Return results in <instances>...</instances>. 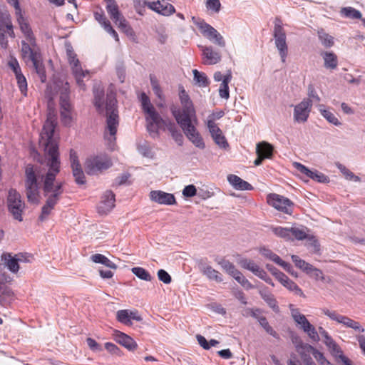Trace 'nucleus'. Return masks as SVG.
<instances>
[{
    "instance_id": "obj_58",
    "label": "nucleus",
    "mask_w": 365,
    "mask_h": 365,
    "mask_svg": "<svg viewBox=\"0 0 365 365\" xmlns=\"http://www.w3.org/2000/svg\"><path fill=\"white\" fill-rule=\"evenodd\" d=\"M266 267L276 277V279L279 280L280 283L287 277L286 274H284L283 272H282L272 265L267 264Z\"/></svg>"
},
{
    "instance_id": "obj_40",
    "label": "nucleus",
    "mask_w": 365,
    "mask_h": 365,
    "mask_svg": "<svg viewBox=\"0 0 365 365\" xmlns=\"http://www.w3.org/2000/svg\"><path fill=\"white\" fill-rule=\"evenodd\" d=\"M336 167L341 171V173L344 175V176L345 177V178L346 180H352L354 182H360L361 181V178L359 176L355 175L353 172L349 170L348 168H346L342 164L337 163Z\"/></svg>"
},
{
    "instance_id": "obj_32",
    "label": "nucleus",
    "mask_w": 365,
    "mask_h": 365,
    "mask_svg": "<svg viewBox=\"0 0 365 365\" xmlns=\"http://www.w3.org/2000/svg\"><path fill=\"white\" fill-rule=\"evenodd\" d=\"M166 128L170 131L172 138L179 145H182L183 143V135L181 132L177 128L174 123L168 121Z\"/></svg>"
},
{
    "instance_id": "obj_14",
    "label": "nucleus",
    "mask_w": 365,
    "mask_h": 365,
    "mask_svg": "<svg viewBox=\"0 0 365 365\" xmlns=\"http://www.w3.org/2000/svg\"><path fill=\"white\" fill-rule=\"evenodd\" d=\"M312 101L309 98H304L294 108V120L297 123H305L312 110Z\"/></svg>"
},
{
    "instance_id": "obj_31",
    "label": "nucleus",
    "mask_w": 365,
    "mask_h": 365,
    "mask_svg": "<svg viewBox=\"0 0 365 365\" xmlns=\"http://www.w3.org/2000/svg\"><path fill=\"white\" fill-rule=\"evenodd\" d=\"M274 148L273 146L265 141L257 143L256 147V153L257 155H261L262 157L264 155H268L269 158H271L273 155Z\"/></svg>"
},
{
    "instance_id": "obj_4",
    "label": "nucleus",
    "mask_w": 365,
    "mask_h": 365,
    "mask_svg": "<svg viewBox=\"0 0 365 365\" xmlns=\"http://www.w3.org/2000/svg\"><path fill=\"white\" fill-rule=\"evenodd\" d=\"M182 109H180L173 105L170 110L175 120L178 118H195L196 112L192 101L190 100L187 92L182 88L179 93Z\"/></svg>"
},
{
    "instance_id": "obj_2",
    "label": "nucleus",
    "mask_w": 365,
    "mask_h": 365,
    "mask_svg": "<svg viewBox=\"0 0 365 365\" xmlns=\"http://www.w3.org/2000/svg\"><path fill=\"white\" fill-rule=\"evenodd\" d=\"M94 106L99 114L106 117L105 138L110 143L115 140L117 128L119 125V115L115 93L112 89L107 91L106 102L104 91L100 88H94Z\"/></svg>"
},
{
    "instance_id": "obj_57",
    "label": "nucleus",
    "mask_w": 365,
    "mask_h": 365,
    "mask_svg": "<svg viewBox=\"0 0 365 365\" xmlns=\"http://www.w3.org/2000/svg\"><path fill=\"white\" fill-rule=\"evenodd\" d=\"M235 279L247 290L254 288V286L249 282L247 279L245 278V277L241 272H240V274H237L235 277Z\"/></svg>"
},
{
    "instance_id": "obj_19",
    "label": "nucleus",
    "mask_w": 365,
    "mask_h": 365,
    "mask_svg": "<svg viewBox=\"0 0 365 365\" xmlns=\"http://www.w3.org/2000/svg\"><path fill=\"white\" fill-rule=\"evenodd\" d=\"M16 10V16L17 19L18 24L19 25V28L21 32L24 35V40H29L31 38H35L36 37L34 35V33L30 27L29 24L27 20L24 19L22 15L21 9L20 8V5L19 4V8H15Z\"/></svg>"
},
{
    "instance_id": "obj_36",
    "label": "nucleus",
    "mask_w": 365,
    "mask_h": 365,
    "mask_svg": "<svg viewBox=\"0 0 365 365\" xmlns=\"http://www.w3.org/2000/svg\"><path fill=\"white\" fill-rule=\"evenodd\" d=\"M41 81L45 83L46 81V69L42 61V57L31 62Z\"/></svg>"
},
{
    "instance_id": "obj_12",
    "label": "nucleus",
    "mask_w": 365,
    "mask_h": 365,
    "mask_svg": "<svg viewBox=\"0 0 365 365\" xmlns=\"http://www.w3.org/2000/svg\"><path fill=\"white\" fill-rule=\"evenodd\" d=\"M322 312L324 314L329 317L331 319L336 321L338 323L342 324L344 327L351 328L355 331L362 333L365 331L364 328L360 324L359 322L354 321L346 316L340 315L335 311H330L328 309H324Z\"/></svg>"
},
{
    "instance_id": "obj_21",
    "label": "nucleus",
    "mask_w": 365,
    "mask_h": 365,
    "mask_svg": "<svg viewBox=\"0 0 365 365\" xmlns=\"http://www.w3.org/2000/svg\"><path fill=\"white\" fill-rule=\"evenodd\" d=\"M114 337L115 340L118 344H120L129 351H134L136 349L138 346L136 342L134 341L133 338L119 331H115Z\"/></svg>"
},
{
    "instance_id": "obj_35",
    "label": "nucleus",
    "mask_w": 365,
    "mask_h": 365,
    "mask_svg": "<svg viewBox=\"0 0 365 365\" xmlns=\"http://www.w3.org/2000/svg\"><path fill=\"white\" fill-rule=\"evenodd\" d=\"M281 284L289 291L293 292L296 295L304 297L302 290L299 287V286L295 282L291 280L287 276L286 277L285 279H284Z\"/></svg>"
},
{
    "instance_id": "obj_47",
    "label": "nucleus",
    "mask_w": 365,
    "mask_h": 365,
    "mask_svg": "<svg viewBox=\"0 0 365 365\" xmlns=\"http://www.w3.org/2000/svg\"><path fill=\"white\" fill-rule=\"evenodd\" d=\"M291 258L293 262L294 263L295 266L299 269H302L303 272L307 273V271L310 269V267L312 266V264L300 259L299 256L293 255H292Z\"/></svg>"
},
{
    "instance_id": "obj_60",
    "label": "nucleus",
    "mask_w": 365,
    "mask_h": 365,
    "mask_svg": "<svg viewBox=\"0 0 365 365\" xmlns=\"http://www.w3.org/2000/svg\"><path fill=\"white\" fill-rule=\"evenodd\" d=\"M207 125L212 137L222 133V130L217 125L213 119H208Z\"/></svg>"
},
{
    "instance_id": "obj_39",
    "label": "nucleus",
    "mask_w": 365,
    "mask_h": 365,
    "mask_svg": "<svg viewBox=\"0 0 365 365\" xmlns=\"http://www.w3.org/2000/svg\"><path fill=\"white\" fill-rule=\"evenodd\" d=\"M325 345L328 347L331 354L335 358L336 361H338V356L343 353L339 346L333 339L326 342Z\"/></svg>"
},
{
    "instance_id": "obj_7",
    "label": "nucleus",
    "mask_w": 365,
    "mask_h": 365,
    "mask_svg": "<svg viewBox=\"0 0 365 365\" xmlns=\"http://www.w3.org/2000/svg\"><path fill=\"white\" fill-rule=\"evenodd\" d=\"M106 9L110 19L118 25V28L127 35H132L133 29L128 25V21L119 11L118 6L115 0H105Z\"/></svg>"
},
{
    "instance_id": "obj_43",
    "label": "nucleus",
    "mask_w": 365,
    "mask_h": 365,
    "mask_svg": "<svg viewBox=\"0 0 365 365\" xmlns=\"http://www.w3.org/2000/svg\"><path fill=\"white\" fill-rule=\"evenodd\" d=\"M194 81L200 86L202 87L207 86L209 85V81L205 73H202L195 69L192 71Z\"/></svg>"
},
{
    "instance_id": "obj_1",
    "label": "nucleus",
    "mask_w": 365,
    "mask_h": 365,
    "mask_svg": "<svg viewBox=\"0 0 365 365\" xmlns=\"http://www.w3.org/2000/svg\"><path fill=\"white\" fill-rule=\"evenodd\" d=\"M51 99L48 107L49 113L40 133L39 143L44 147L48 155L46 172H43L40 167L28 165L25 170V190L28 201L30 203L40 202V190L46 198L41 208L39 220H45L60 201L64 192V182L56 180V175L60 172V160L58 141L54 138L56 127V114L51 110Z\"/></svg>"
},
{
    "instance_id": "obj_44",
    "label": "nucleus",
    "mask_w": 365,
    "mask_h": 365,
    "mask_svg": "<svg viewBox=\"0 0 365 365\" xmlns=\"http://www.w3.org/2000/svg\"><path fill=\"white\" fill-rule=\"evenodd\" d=\"M318 36L323 46L325 47L329 48L334 45L333 37L327 34L323 29L318 31Z\"/></svg>"
},
{
    "instance_id": "obj_42",
    "label": "nucleus",
    "mask_w": 365,
    "mask_h": 365,
    "mask_svg": "<svg viewBox=\"0 0 365 365\" xmlns=\"http://www.w3.org/2000/svg\"><path fill=\"white\" fill-rule=\"evenodd\" d=\"M203 273L210 279L215 280L217 282H220L222 281L221 274L210 266L205 267L204 268Z\"/></svg>"
},
{
    "instance_id": "obj_17",
    "label": "nucleus",
    "mask_w": 365,
    "mask_h": 365,
    "mask_svg": "<svg viewBox=\"0 0 365 365\" xmlns=\"http://www.w3.org/2000/svg\"><path fill=\"white\" fill-rule=\"evenodd\" d=\"M199 47L202 53L203 63L205 65H214L221 61L220 52L214 50L212 46H199Z\"/></svg>"
},
{
    "instance_id": "obj_5",
    "label": "nucleus",
    "mask_w": 365,
    "mask_h": 365,
    "mask_svg": "<svg viewBox=\"0 0 365 365\" xmlns=\"http://www.w3.org/2000/svg\"><path fill=\"white\" fill-rule=\"evenodd\" d=\"M274 24L273 36L274 39V45L279 51L281 61L284 63L285 62L288 55L286 32L279 18L276 17Z\"/></svg>"
},
{
    "instance_id": "obj_15",
    "label": "nucleus",
    "mask_w": 365,
    "mask_h": 365,
    "mask_svg": "<svg viewBox=\"0 0 365 365\" xmlns=\"http://www.w3.org/2000/svg\"><path fill=\"white\" fill-rule=\"evenodd\" d=\"M147 130L149 133L153 137L158 135V130L162 126L167 127L168 121L165 120L161 118L158 113H153L146 117Z\"/></svg>"
},
{
    "instance_id": "obj_6",
    "label": "nucleus",
    "mask_w": 365,
    "mask_h": 365,
    "mask_svg": "<svg viewBox=\"0 0 365 365\" xmlns=\"http://www.w3.org/2000/svg\"><path fill=\"white\" fill-rule=\"evenodd\" d=\"M193 24L199 29L201 34L213 43L220 47L225 46L223 36L212 26L207 24L203 19L192 17Z\"/></svg>"
},
{
    "instance_id": "obj_13",
    "label": "nucleus",
    "mask_w": 365,
    "mask_h": 365,
    "mask_svg": "<svg viewBox=\"0 0 365 365\" xmlns=\"http://www.w3.org/2000/svg\"><path fill=\"white\" fill-rule=\"evenodd\" d=\"M267 202L275 209L286 214L292 212L293 202L287 197L272 193L267 196Z\"/></svg>"
},
{
    "instance_id": "obj_38",
    "label": "nucleus",
    "mask_w": 365,
    "mask_h": 365,
    "mask_svg": "<svg viewBox=\"0 0 365 365\" xmlns=\"http://www.w3.org/2000/svg\"><path fill=\"white\" fill-rule=\"evenodd\" d=\"M219 264L225 271H226L230 275H231L234 278L237 274H240V272L238 269H237L235 266L228 260L222 259L220 262H219Z\"/></svg>"
},
{
    "instance_id": "obj_55",
    "label": "nucleus",
    "mask_w": 365,
    "mask_h": 365,
    "mask_svg": "<svg viewBox=\"0 0 365 365\" xmlns=\"http://www.w3.org/2000/svg\"><path fill=\"white\" fill-rule=\"evenodd\" d=\"M307 96L309 99L312 101V105L313 103H319L321 101L320 97L317 94L314 86L312 84H309L307 87Z\"/></svg>"
},
{
    "instance_id": "obj_8",
    "label": "nucleus",
    "mask_w": 365,
    "mask_h": 365,
    "mask_svg": "<svg viewBox=\"0 0 365 365\" xmlns=\"http://www.w3.org/2000/svg\"><path fill=\"white\" fill-rule=\"evenodd\" d=\"M7 207L13 217L21 222L23 220L22 213L25 209V203L21 200V196L15 189H10L7 196Z\"/></svg>"
},
{
    "instance_id": "obj_22",
    "label": "nucleus",
    "mask_w": 365,
    "mask_h": 365,
    "mask_svg": "<svg viewBox=\"0 0 365 365\" xmlns=\"http://www.w3.org/2000/svg\"><path fill=\"white\" fill-rule=\"evenodd\" d=\"M94 16L95 19L101 25L102 27H103L105 31L110 34L115 41H118L119 39L117 32L113 29L110 22L107 19L104 14L103 12H95Z\"/></svg>"
},
{
    "instance_id": "obj_52",
    "label": "nucleus",
    "mask_w": 365,
    "mask_h": 365,
    "mask_svg": "<svg viewBox=\"0 0 365 365\" xmlns=\"http://www.w3.org/2000/svg\"><path fill=\"white\" fill-rule=\"evenodd\" d=\"M259 252L265 258L272 260L274 263H276L277 259H279V257L277 255L274 253L271 250L266 248L264 247H260Z\"/></svg>"
},
{
    "instance_id": "obj_51",
    "label": "nucleus",
    "mask_w": 365,
    "mask_h": 365,
    "mask_svg": "<svg viewBox=\"0 0 365 365\" xmlns=\"http://www.w3.org/2000/svg\"><path fill=\"white\" fill-rule=\"evenodd\" d=\"M205 6L212 13H219L221 9L220 0H206Z\"/></svg>"
},
{
    "instance_id": "obj_62",
    "label": "nucleus",
    "mask_w": 365,
    "mask_h": 365,
    "mask_svg": "<svg viewBox=\"0 0 365 365\" xmlns=\"http://www.w3.org/2000/svg\"><path fill=\"white\" fill-rule=\"evenodd\" d=\"M215 143L218 145L220 148H226L228 147V143L225 137L222 135V132L212 137Z\"/></svg>"
},
{
    "instance_id": "obj_49",
    "label": "nucleus",
    "mask_w": 365,
    "mask_h": 365,
    "mask_svg": "<svg viewBox=\"0 0 365 365\" xmlns=\"http://www.w3.org/2000/svg\"><path fill=\"white\" fill-rule=\"evenodd\" d=\"M271 229L275 235L286 240H290V228L273 227Z\"/></svg>"
},
{
    "instance_id": "obj_33",
    "label": "nucleus",
    "mask_w": 365,
    "mask_h": 365,
    "mask_svg": "<svg viewBox=\"0 0 365 365\" xmlns=\"http://www.w3.org/2000/svg\"><path fill=\"white\" fill-rule=\"evenodd\" d=\"M319 110L321 115L329 123L336 126L341 125V123L336 117V115L329 110L324 108L323 105L319 106Z\"/></svg>"
},
{
    "instance_id": "obj_23",
    "label": "nucleus",
    "mask_w": 365,
    "mask_h": 365,
    "mask_svg": "<svg viewBox=\"0 0 365 365\" xmlns=\"http://www.w3.org/2000/svg\"><path fill=\"white\" fill-rule=\"evenodd\" d=\"M72 68L73 74L76 78L77 85L82 88L85 89V84L83 83V78L88 75V71H83L79 61L78 63H73L70 64Z\"/></svg>"
},
{
    "instance_id": "obj_28",
    "label": "nucleus",
    "mask_w": 365,
    "mask_h": 365,
    "mask_svg": "<svg viewBox=\"0 0 365 365\" xmlns=\"http://www.w3.org/2000/svg\"><path fill=\"white\" fill-rule=\"evenodd\" d=\"M302 347L307 351H311L312 352V354L315 359L317 361V362L319 364V365H329V361L325 358L324 356V354L321 351H318L317 349H315L314 346L309 344H303L302 343Z\"/></svg>"
},
{
    "instance_id": "obj_48",
    "label": "nucleus",
    "mask_w": 365,
    "mask_h": 365,
    "mask_svg": "<svg viewBox=\"0 0 365 365\" xmlns=\"http://www.w3.org/2000/svg\"><path fill=\"white\" fill-rule=\"evenodd\" d=\"M73 175L75 178V181L78 185H83L85 183V175L82 170L81 166H76L72 168Z\"/></svg>"
},
{
    "instance_id": "obj_29",
    "label": "nucleus",
    "mask_w": 365,
    "mask_h": 365,
    "mask_svg": "<svg viewBox=\"0 0 365 365\" xmlns=\"http://www.w3.org/2000/svg\"><path fill=\"white\" fill-rule=\"evenodd\" d=\"M232 80V73L230 71L224 76L222 83L219 88V95L222 98L227 99L230 97L228 84Z\"/></svg>"
},
{
    "instance_id": "obj_27",
    "label": "nucleus",
    "mask_w": 365,
    "mask_h": 365,
    "mask_svg": "<svg viewBox=\"0 0 365 365\" xmlns=\"http://www.w3.org/2000/svg\"><path fill=\"white\" fill-rule=\"evenodd\" d=\"M291 314L294 321L300 326V328L304 331L307 328L310 327V322L307 320L306 317L301 314L298 309L292 308L290 305Z\"/></svg>"
},
{
    "instance_id": "obj_59",
    "label": "nucleus",
    "mask_w": 365,
    "mask_h": 365,
    "mask_svg": "<svg viewBox=\"0 0 365 365\" xmlns=\"http://www.w3.org/2000/svg\"><path fill=\"white\" fill-rule=\"evenodd\" d=\"M292 237H294L299 240H302L307 237V234L302 229L297 227H292L290 228V239H292Z\"/></svg>"
},
{
    "instance_id": "obj_11",
    "label": "nucleus",
    "mask_w": 365,
    "mask_h": 365,
    "mask_svg": "<svg viewBox=\"0 0 365 365\" xmlns=\"http://www.w3.org/2000/svg\"><path fill=\"white\" fill-rule=\"evenodd\" d=\"M21 55L25 62H33L41 58V53L36 39L22 40L21 41Z\"/></svg>"
},
{
    "instance_id": "obj_41",
    "label": "nucleus",
    "mask_w": 365,
    "mask_h": 365,
    "mask_svg": "<svg viewBox=\"0 0 365 365\" xmlns=\"http://www.w3.org/2000/svg\"><path fill=\"white\" fill-rule=\"evenodd\" d=\"M131 272L139 279L150 282L152 280L153 277L144 268L140 267H133L131 269Z\"/></svg>"
},
{
    "instance_id": "obj_45",
    "label": "nucleus",
    "mask_w": 365,
    "mask_h": 365,
    "mask_svg": "<svg viewBox=\"0 0 365 365\" xmlns=\"http://www.w3.org/2000/svg\"><path fill=\"white\" fill-rule=\"evenodd\" d=\"M259 324L264 329L266 332L273 337L279 339V334L274 330V329L269 325L268 321L267 320L266 317L262 316V317L259 318Z\"/></svg>"
},
{
    "instance_id": "obj_56",
    "label": "nucleus",
    "mask_w": 365,
    "mask_h": 365,
    "mask_svg": "<svg viewBox=\"0 0 365 365\" xmlns=\"http://www.w3.org/2000/svg\"><path fill=\"white\" fill-rule=\"evenodd\" d=\"M308 178L319 182L325 183L329 182V178L324 174L318 172L317 170H312V174H309Z\"/></svg>"
},
{
    "instance_id": "obj_50",
    "label": "nucleus",
    "mask_w": 365,
    "mask_h": 365,
    "mask_svg": "<svg viewBox=\"0 0 365 365\" xmlns=\"http://www.w3.org/2000/svg\"><path fill=\"white\" fill-rule=\"evenodd\" d=\"M129 317H130V314L129 311L127 309H122L117 312L116 317L118 322L123 323L125 325H130L131 322L129 320Z\"/></svg>"
},
{
    "instance_id": "obj_46",
    "label": "nucleus",
    "mask_w": 365,
    "mask_h": 365,
    "mask_svg": "<svg viewBox=\"0 0 365 365\" xmlns=\"http://www.w3.org/2000/svg\"><path fill=\"white\" fill-rule=\"evenodd\" d=\"M71 110L72 106L69 107H61V118L62 123L66 125H68L71 123L72 118H71Z\"/></svg>"
},
{
    "instance_id": "obj_61",
    "label": "nucleus",
    "mask_w": 365,
    "mask_h": 365,
    "mask_svg": "<svg viewBox=\"0 0 365 365\" xmlns=\"http://www.w3.org/2000/svg\"><path fill=\"white\" fill-rule=\"evenodd\" d=\"M239 264L244 269L252 272L254 267L257 264L253 260L247 258H242L238 262Z\"/></svg>"
},
{
    "instance_id": "obj_54",
    "label": "nucleus",
    "mask_w": 365,
    "mask_h": 365,
    "mask_svg": "<svg viewBox=\"0 0 365 365\" xmlns=\"http://www.w3.org/2000/svg\"><path fill=\"white\" fill-rule=\"evenodd\" d=\"M16 78L21 93L26 96L27 92V82L26 78L22 73H21L16 76Z\"/></svg>"
},
{
    "instance_id": "obj_20",
    "label": "nucleus",
    "mask_w": 365,
    "mask_h": 365,
    "mask_svg": "<svg viewBox=\"0 0 365 365\" xmlns=\"http://www.w3.org/2000/svg\"><path fill=\"white\" fill-rule=\"evenodd\" d=\"M150 199L159 204L174 205L175 204V198L173 194L167 193L161 190H153L150 193Z\"/></svg>"
},
{
    "instance_id": "obj_53",
    "label": "nucleus",
    "mask_w": 365,
    "mask_h": 365,
    "mask_svg": "<svg viewBox=\"0 0 365 365\" xmlns=\"http://www.w3.org/2000/svg\"><path fill=\"white\" fill-rule=\"evenodd\" d=\"M306 274L316 280L323 281L324 279L322 271L312 265L310 267V269H309Z\"/></svg>"
},
{
    "instance_id": "obj_16",
    "label": "nucleus",
    "mask_w": 365,
    "mask_h": 365,
    "mask_svg": "<svg viewBox=\"0 0 365 365\" xmlns=\"http://www.w3.org/2000/svg\"><path fill=\"white\" fill-rule=\"evenodd\" d=\"M115 195L111 190H106L101 197L98 206V212L101 215L108 214L115 206Z\"/></svg>"
},
{
    "instance_id": "obj_64",
    "label": "nucleus",
    "mask_w": 365,
    "mask_h": 365,
    "mask_svg": "<svg viewBox=\"0 0 365 365\" xmlns=\"http://www.w3.org/2000/svg\"><path fill=\"white\" fill-rule=\"evenodd\" d=\"M158 277L159 280L165 284H170L172 281L170 275L164 269H159L158 271Z\"/></svg>"
},
{
    "instance_id": "obj_26",
    "label": "nucleus",
    "mask_w": 365,
    "mask_h": 365,
    "mask_svg": "<svg viewBox=\"0 0 365 365\" xmlns=\"http://www.w3.org/2000/svg\"><path fill=\"white\" fill-rule=\"evenodd\" d=\"M1 260L4 262L8 269L13 273H16L19 269V262H21L22 259L19 255L16 257L11 256L10 253H4L1 256Z\"/></svg>"
},
{
    "instance_id": "obj_63",
    "label": "nucleus",
    "mask_w": 365,
    "mask_h": 365,
    "mask_svg": "<svg viewBox=\"0 0 365 365\" xmlns=\"http://www.w3.org/2000/svg\"><path fill=\"white\" fill-rule=\"evenodd\" d=\"M261 312V310L259 309H251V308H247L244 310L242 314L245 317H252L257 321H259V318L262 317V316H260L259 314Z\"/></svg>"
},
{
    "instance_id": "obj_18",
    "label": "nucleus",
    "mask_w": 365,
    "mask_h": 365,
    "mask_svg": "<svg viewBox=\"0 0 365 365\" xmlns=\"http://www.w3.org/2000/svg\"><path fill=\"white\" fill-rule=\"evenodd\" d=\"M148 6L164 16H168L175 12L174 6L165 0H156L148 3Z\"/></svg>"
},
{
    "instance_id": "obj_9",
    "label": "nucleus",
    "mask_w": 365,
    "mask_h": 365,
    "mask_svg": "<svg viewBox=\"0 0 365 365\" xmlns=\"http://www.w3.org/2000/svg\"><path fill=\"white\" fill-rule=\"evenodd\" d=\"M112 163L106 155H98L88 158L85 163V170L88 175H96L107 170Z\"/></svg>"
},
{
    "instance_id": "obj_10",
    "label": "nucleus",
    "mask_w": 365,
    "mask_h": 365,
    "mask_svg": "<svg viewBox=\"0 0 365 365\" xmlns=\"http://www.w3.org/2000/svg\"><path fill=\"white\" fill-rule=\"evenodd\" d=\"M6 33L11 38H15L13 24L10 14L6 11L0 9V45L2 48L8 47V40Z\"/></svg>"
},
{
    "instance_id": "obj_25",
    "label": "nucleus",
    "mask_w": 365,
    "mask_h": 365,
    "mask_svg": "<svg viewBox=\"0 0 365 365\" xmlns=\"http://www.w3.org/2000/svg\"><path fill=\"white\" fill-rule=\"evenodd\" d=\"M261 297L267 304V305L276 313L279 312L278 303L274 296L268 290L267 288H262L259 291Z\"/></svg>"
},
{
    "instance_id": "obj_3",
    "label": "nucleus",
    "mask_w": 365,
    "mask_h": 365,
    "mask_svg": "<svg viewBox=\"0 0 365 365\" xmlns=\"http://www.w3.org/2000/svg\"><path fill=\"white\" fill-rule=\"evenodd\" d=\"M178 125L183 130L186 137L197 148L204 149L205 147L202 138L197 130L195 123H197V118H178L176 120Z\"/></svg>"
},
{
    "instance_id": "obj_37",
    "label": "nucleus",
    "mask_w": 365,
    "mask_h": 365,
    "mask_svg": "<svg viewBox=\"0 0 365 365\" xmlns=\"http://www.w3.org/2000/svg\"><path fill=\"white\" fill-rule=\"evenodd\" d=\"M140 101L143 110L148 115H152L153 113H158L151 104L150 98L145 93L140 95Z\"/></svg>"
},
{
    "instance_id": "obj_34",
    "label": "nucleus",
    "mask_w": 365,
    "mask_h": 365,
    "mask_svg": "<svg viewBox=\"0 0 365 365\" xmlns=\"http://www.w3.org/2000/svg\"><path fill=\"white\" fill-rule=\"evenodd\" d=\"M340 13L342 16L349 19L361 20L362 19L361 13L359 11L351 6L341 8Z\"/></svg>"
},
{
    "instance_id": "obj_24",
    "label": "nucleus",
    "mask_w": 365,
    "mask_h": 365,
    "mask_svg": "<svg viewBox=\"0 0 365 365\" xmlns=\"http://www.w3.org/2000/svg\"><path fill=\"white\" fill-rule=\"evenodd\" d=\"M227 180L236 190H251L253 189L252 186L249 182L242 180L236 175H229L227 176Z\"/></svg>"
},
{
    "instance_id": "obj_30",
    "label": "nucleus",
    "mask_w": 365,
    "mask_h": 365,
    "mask_svg": "<svg viewBox=\"0 0 365 365\" xmlns=\"http://www.w3.org/2000/svg\"><path fill=\"white\" fill-rule=\"evenodd\" d=\"M323 57L324 66L327 68L335 69L337 67V56L333 52L325 51L321 54Z\"/></svg>"
}]
</instances>
